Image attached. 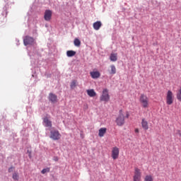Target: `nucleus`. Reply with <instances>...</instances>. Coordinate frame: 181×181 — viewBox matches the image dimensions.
I'll list each match as a JSON object with an SVG mask.
<instances>
[{"instance_id": "obj_21", "label": "nucleus", "mask_w": 181, "mask_h": 181, "mask_svg": "<svg viewBox=\"0 0 181 181\" xmlns=\"http://www.w3.org/2000/svg\"><path fill=\"white\" fill-rule=\"evenodd\" d=\"M71 88H76L77 87V80H74L71 82L70 85Z\"/></svg>"}, {"instance_id": "obj_22", "label": "nucleus", "mask_w": 181, "mask_h": 181, "mask_svg": "<svg viewBox=\"0 0 181 181\" xmlns=\"http://www.w3.org/2000/svg\"><path fill=\"white\" fill-rule=\"evenodd\" d=\"M74 44L75 46L78 47L81 45V42L80 41V40H78V38H76L74 41Z\"/></svg>"}, {"instance_id": "obj_4", "label": "nucleus", "mask_w": 181, "mask_h": 181, "mask_svg": "<svg viewBox=\"0 0 181 181\" xmlns=\"http://www.w3.org/2000/svg\"><path fill=\"white\" fill-rule=\"evenodd\" d=\"M100 101H105L108 103L110 101V94L108 93V89L105 88L103 90L102 95L100 97Z\"/></svg>"}, {"instance_id": "obj_2", "label": "nucleus", "mask_w": 181, "mask_h": 181, "mask_svg": "<svg viewBox=\"0 0 181 181\" xmlns=\"http://www.w3.org/2000/svg\"><path fill=\"white\" fill-rule=\"evenodd\" d=\"M140 104L143 108H148L149 107V98L146 95L141 94L139 99Z\"/></svg>"}, {"instance_id": "obj_3", "label": "nucleus", "mask_w": 181, "mask_h": 181, "mask_svg": "<svg viewBox=\"0 0 181 181\" xmlns=\"http://www.w3.org/2000/svg\"><path fill=\"white\" fill-rule=\"evenodd\" d=\"M175 100V96L173 95V92L172 90H168L166 94V104L167 105H172Z\"/></svg>"}, {"instance_id": "obj_17", "label": "nucleus", "mask_w": 181, "mask_h": 181, "mask_svg": "<svg viewBox=\"0 0 181 181\" xmlns=\"http://www.w3.org/2000/svg\"><path fill=\"white\" fill-rule=\"evenodd\" d=\"M117 56L118 54L117 53H112L110 57V61L117 62V60H118Z\"/></svg>"}, {"instance_id": "obj_25", "label": "nucleus", "mask_w": 181, "mask_h": 181, "mask_svg": "<svg viewBox=\"0 0 181 181\" xmlns=\"http://www.w3.org/2000/svg\"><path fill=\"white\" fill-rule=\"evenodd\" d=\"M15 169V168L13 167H11L8 168V173H11V172H13V170Z\"/></svg>"}, {"instance_id": "obj_15", "label": "nucleus", "mask_w": 181, "mask_h": 181, "mask_svg": "<svg viewBox=\"0 0 181 181\" xmlns=\"http://www.w3.org/2000/svg\"><path fill=\"white\" fill-rule=\"evenodd\" d=\"M86 93L89 97H95L97 95V93L94 90V89H89L86 90Z\"/></svg>"}, {"instance_id": "obj_9", "label": "nucleus", "mask_w": 181, "mask_h": 181, "mask_svg": "<svg viewBox=\"0 0 181 181\" xmlns=\"http://www.w3.org/2000/svg\"><path fill=\"white\" fill-rule=\"evenodd\" d=\"M43 125L47 128H52V121L47 117H45L43 119Z\"/></svg>"}, {"instance_id": "obj_28", "label": "nucleus", "mask_w": 181, "mask_h": 181, "mask_svg": "<svg viewBox=\"0 0 181 181\" xmlns=\"http://www.w3.org/2000/svg\"><path fill=\"white\" fill-rule=\"evenodd\" d=\"M134 131H135V132H136V134H138V133L139 132V129H136Z\"/></svg>"}, {"instance_id": "obj_8", "label": "nucleus", "mask_w": 181, "mask_h": 181, "mask_svg": "<svg viewBox=\"0 0 181 181\" xmlns=\"http://www.w3.org/2000/svg\"><path fill=\"white\" fill-rule=\"evenodd\" d=\"M33 42H35V39L29 36H26L23 40L25 46H28V45H33Z\"/></svg>"}, {"instance_id": "obj_12", "label": "nucleus", "mask_w": 181, "mask_h": 181, "mask_svg": "<svg viewBox=\"0 0 181 181\" xmlns=\"http://www.w3.org/2000/svg\"><path fill=\"white\" fill-rule=\"evenodd\" d=\"M141 127L145 129V131H148V129H149V126L148 125V121H146V119H142Z\"/></svg>"}, {"instance_id": "obj_5", "label": "nucleus", "mask_w": 181, "mask_h": 181, "mask_svg": "<svg viewBox=\"0 0 181 181\" xmlns=\"http://www.w3.org/2000/svg\"><path fill=\"white\" fill-rule=\"evenodd\" d=\"M49 137L51 139H53V141H59V139L62 138V134H60L58 130H52Z\"/></svg>"}, {"instance_id": "obj_23", "label": "nucleus", "mask_w": 181, "mask_h": 181, "mask_svg": "<svg viewBox=\"0 0 181 181\" xmlns=\"http://www.w3.org/2000/svg\"><path fill=\"white\" fill-rule=\"evenodd\" d=\"M13 180H19V175H18V173H14L13 174Z\"/></svg>"}, {"instance_id": "obj_27", "label": "nucleus", "mask_w": 181, "mask_h": 181, "mask_svg": "<svg viewBox=\"0 0 181 181\" xmlns=\"http://www.w3.org/2000/svg\"><path fill=\"white\" fill-rule=\"evenodd\" d=\"M126 118H129V112H127V114H126Z\"/></svg>"}, {"instance_id": "obj_20", "label": "nucleus", "mask_w": 181, "mask_h": 181, "mask_svg": "<svg viewBox=\"0 0 181 181\" xmlns=\"http://www.w3.org/2000/svg\"><path fill=\"white\" fill-rule=\"evenodd\" d=\"M144 181H153V176L147 175L144 177Z\"/></svg>"}, {"instance_id": "obj_10", "label": "nucleus", "mask_w": 181, "mask_h": 181, "mask_svg": "<svg viewBox=\"0 0 181 181\" xmlns=\"http://www.w3.org/2000/svg\"><path fill=\"white\" fill-rule=\"evenodd\" d=\"M44 19L45 21H47L49 22L50 19H52V11L50 10H46L44 15Z\"/></svg>"}, {"instance_id": "obj_26", "label": "nucleus", "mask_w": 181, "mask_h": 181, "mask_svg": "<svg viewBox=\"0 0 181 181\" xmlns=\"http://www.w3.org/2000/svg\"><path fill=\"white\" fill-rule=\"evenodd\" d=\"M54 160H55V162H57V160H59V158L58 157H54Z\"/></svg>"}, {"instance_id": "obj_16", "label": "nucleus", "mask_w": 181, "mask_h": 181, "mask_svg": "<svg viewBox=\"0 0 181 181\" xmlns=\"http://www.w3.org/2000/svg\"><path fill=\"white\" fill-rule=\"evenodd\" d=\"M92 78H98L101 74L98 71H92L90 73Z\"/></svg>"}, {"instance_id": "obj_13", "label": "nucleus", "mask_w": 181, "mask_h": 181, "mask_svg": "<svg viewBox=\"0 0 181 181\" xmlns=\"http://www.w3.org/2000/svg\"><path fill=\"white\" fill-rule=\"evenodd\" d=\"M93 29H95V30H100V28H101V26H103V23H101V21H96L93 23Z\"/></svg>"}, {"instance_id": "obj_6", "label": "nucleus", "mask_w": 181, "mask_h": 181, "mask_svg": "<svg viewBox=\"0 0 181 181\" xmlns=\"http://www.w3.org/2000/svg\"><path fill=\"white\" fill-rule=\"evenodd\" d=\"M141 176H142V173H141V169L138 168H134V175L133 177V180L141 181Z\"/></svg>"}, {"instance_id": "obj_7", "label": "nucleus", "mask_w": 181, "mask_h": 181, "mask_svg": "<svg viewBox=\"0 0 181 181\" xmlns=\"http://www.w3.org/2000/svg\"><path fill=\"white\" fill-rule=\"evenodd\" d=\"M119 156V148L117 146H115L112 149V158L115 160V159H118Z\"/></svg>"}, {"instance_id": "obj_14", "label": "nucleus", "mask_w": 181, "mask_h": 181, "mask_svg": "<svg viewBox=\"0 0 181 181\" xmlns=\"http://www.w3.org/2000/svg\"><path fill=\"white\" fill-rule=\"evenodd\" d=\"M105 134H107V128L103 127V128H100V129H99L98 136H99L100 138H103V136H104V135H105Z\"/></svg>"}, {"instance_id": "obj_19", "label": "nucleus", "mask_w": 181, "mask_h": 181, "mask_svg": "<svg viewBox=\"0 0 181 181\" xmlns=\"http://www.w3.org/2000/svg\"><path fill=\"white\" fill-rule=\"evenodd\" d=\"M66 56L68 57H73V56H76V51L69 50L66 52Z\"/></svg>"}, {"instance_id": "obj_18", "label": "nucleus", "mask_w": 181, "mask_h": 181, "mask_svg": "<svg viewBox=\"0 0 181 181\" xmlns=\"http://www.w3.org/2000/svg\"><path fill=\"white\" fill-rule=\"evenodd\" d=\"M110 74H115L117 73V68L115 67V65H111L110 66V70H109Z\"/></svg>"}, {"instance_id": "obj_1", "label": "nucleus", "mask_w": 181, "mask_h": 181, "mask_svg": "<svg viewBox=\"0 0 181 181\" xmlns=\"http://www.w3.org/2000/svg\"><path fill=\"white\" fill-rule=\"evenodd\" d=\"M116 124L118 127H122V125L125 124V115H124L122 110L119 111V115L116 118Z\"/></svg>"}, {"instance_id": "obj_11", "label": "nucleus", "mask_w": 181, "mask_h": 181, "mask_svg": "<svg viewBox=\"0 0 181 181\" xmlns=\"http://www.w3.org/2000/svg\"><path fill=\"white\" fill-rule=\"evenodd\" d=\"M49 101H51V103H57V95L53 93H49Z\"/></svg>"}, {"instance_id": "obj_24", "label": "nucleus", "mask_w": 181, "mask_h": 181, "mask_svg": "<svg viewBox=\"0 0 181 181\" xmlns=\"http://www.w3.org/2000/svg\"><path fill=\"white\" fill-rule=\"evenodd\" d=\"M49 172H50V168H47L42 169L41 171V173H42V175H45V173H47Z\"/></svg>"}]
</instances>
